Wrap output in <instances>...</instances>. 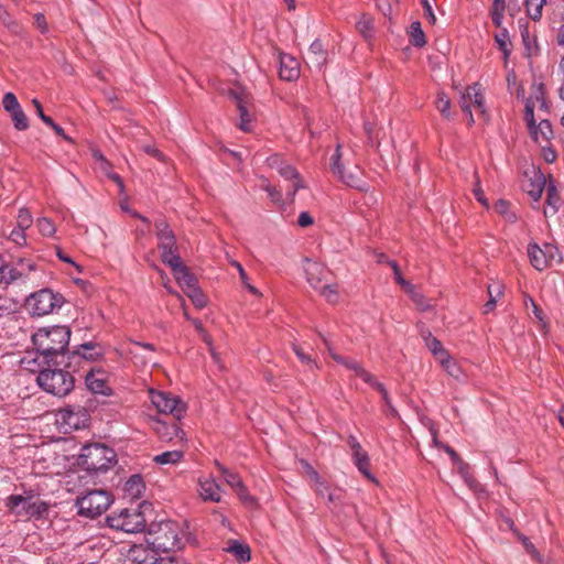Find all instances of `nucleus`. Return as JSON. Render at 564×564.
<instances>
[{"instance_id": "f257e3e1", "label": "nucleus", "mask_w": 564, "mask_h": 564, "mask_svg": "<svg viewBox=\"0 0 564 564\" xmlns=\"http://www.w3.org/2000/svg\"><path fill=\"white\" fill-rule=\"evenodd\" d=\"M69 339L70 329L67 326L40 328L32 336L33 346L39 352L34 361L42 359L43 365H63Z\"/></svg>"}, {"instance_id": "f03ea898", "label": "nucleus", "mask_w": 564, "mask_h": 564, "mask_svg": "<svg viewBox=\"0 0 564 564\" xmlns=\"http://www.w3.org/2000/svg\"><path fill=\"white\" fill-rule=\"evenodd\" d=\"M183 536V530L177 522L162 521L151 525L147 543L156 552L169 553L182 547Z\"/></svg>"}, {"instance_id": "7ed1b4c3", "label": "nucleus", "mask_w": 564, "mask_h": 564, "mask_svg": "<svg viewBox=\"0 0 564 564\" xmlns=\"http://www.w3.org/2000/svg\"><path fill=\"white\" fill-rule=\"evenodd\" d=\"M306 281L328 303L336 304L339 301L338 285L333 281V273L322 263L304 260Z\"/></svg>"}, {"instance_id": "20e7f679", "label": "nucleus", "mask_w": 564, "mask_h": 564, "mask_svg": "<svg viewBox=\"0 0 564 564\" xmlns=\"http://www.w3.org/2000/svg\"><path fill=\"white\" fill-rule=\"evenodd\" d=\"M37 375L39 386L47 393L63 398L74 389V377L67 370L56 368L58 365H45Z\"/></svg>"}, {"instance_id": "39448f33", "label": "nucleus", "mask_w": 564, "mask_h": 564, "mask_svg": "<svg viewBox=\"0 0 564 564\" xmlns=\"http://www.w3.org/2000/svg\"><path fill=\"white\" fill-rule=\"evenodd\" d=\"M116 453L102 444H89L82 448L80 465L90 471H106L116 464Z\"/></svg>"}, {"instance_id": "423d86ee", "label": "nucleus", "mask_w": 564, "mask_h": 564, "mask_svg": "<svg viewBox=\"0 0 564 564\" xmlns=\"http://www.w3.org/2000/svg\"><path fill=\"white\" fill-rule=\"evenodd\" d=\"M111 505V496L104 489H95L76 499L78 514L96 518L106 512Z\"/></svg>"}, {"instance_id": "0eeeda50", "label": "nucleus", "mask_w": 564, "mask_h": 564, "mask_svg": "<svg viewBox=\"0 0 564 564\" xmlns=\"http://www.w3.org/2000/svg\"><path fill=\"white\" fill-rule=\"evenodd\" d=\"M7 508L10 512L14 513L18 517H42L47 512V505L40 500L33 499V497L21 496V495H12L7 498L6 501Z\"/></svg>"}, {"instance_id": "6e6552de", "label": "nucleus", "mask_w": 564, "mask_h": 564, "mask_svg": "<svg viewBox=\"0 0 564 564\" xmlns=\"http://www.w3.org/2000/svg\"><path fill=\"white\" fill-rule=\"evenodd\" d=\"M109 525L127 533H138L145 528V518L138 508L122 509L108 518Z\"/></svg>"}, {"instance_id": "1a4fd4ad", "label": "nucleus", "mask_w": 564, "mask_h": 564, "mask_svg": "<svg viewBox=\"0 0 564 564\" xmlns=\"http://www.w3.org/2000/svg\"><path fill=\"white\" fill-rule=\"evenodd\" d=\"M150 399L159 413L169 414L175 421H181L186 413V404L177 395L170 392L151 390Z\"/></svg>"}, {"instance_id": "9d476101", "label": "nucleus", "mask_w": 564, "mask_h": 564, "mask_svg": "<svg viewBox=\"0 0 564 564\" xmlns=\"http://www.w3.org/2000/svg\"><path fill=\"white\" fill-rule=\"evenodd\" d=\"M62 297L48 289L40 290L31 294L26 300V308L33 316L51 314L55 308L61 307Z\"/></svg>"}, {"instance_id": "9b49d317", "label": "nucleus", "mask_w": 564, "mask_h": 564, "mask_svg": "<svg viewBox=\"0 0 564 564\" xmlns=\"http://www.w3.org/2000/svg\"><path fill=\"white\" fill-rule=\"evenodd\" d=\"M528 256L531 264L539 271H543L553 263H558L562 260L557 247L551 243H544L543 247L538 245L528 246Z\"/></svg>"}, {"instance_id": "f8f14e48", "label": "nucleus", "mask_w": 564, "mask_h": 564, "mask_svg": "<svg viewBox=\"0 0 564 564\" xmlns=\"http://www.w3.org/2000/svg\"><path fill=\"white\" fill-rule=\"evenodd\" d=\"M180 421L169 422L165 420L150 417L151 427L162 442H173L175 445L184 442L185 433L180 427Z\"/></svg>"}, {"instance_id": "ddd939ff", "label": "nucleus", "mask_w": 564, "mask_h": 564, "mask_svg": "<svg viewBox=\"0 0 564 564\" xmlns=\"http://www.w3.org/2000/svg\"><path fill=\"white\" fill-rule=\"evenodd\" d=\"M88 412L80 405L66 406L57 413V422L68 430H79L88 421Z\"/></svg>"}, {"instance_id": "4468645a", "label": "nucleus", "mask_w": 564, "mask_h": 564, "mask_svg": "<svg viewBox=\"0 0 564 564\" xmlns=\"http://www.w3.org/2000/svg\"><path fill=\"white\" fill-rule=\"evenodd\" d=\"M216 466L220 471L224 481L236 491L240 501L249 508H254L257 506V500L248 492L241 478L219 463H216Z\"/></svg>"}, {"instance_id": "2eb2a0df", "label": "nucleus", "mask_w": 564, "mask_h": 564, "mask_svg": "<svg viewBox=\"0 0 564 564\" xmlns=\"http://www.w3.org/2000/svg\"><path fill=\"white\" fill-rule=\"evenodd\" d=\"M343 154L340 145L338 144L336 151L330 158V170L335 176H337L346 185L357 188L359 191L365 189V183L355 174L347 173L341 163Z\"/></svg>"}, {"instance_id": "dca6fc26", "label": "nucleus", "mask_w": 564, "mask_h": 564, "mask_svg": "<svg viewBox=\"0 0 564 564\" xmlns=\"http://www.w3.org/2000/svg\"><path fill=\"white\" fill-rule=\"evenodd\" d=\"M101 356V352L97 350V345L93 343H86L80 345V347L74 351H72L67 356V362L64 361V366L66 368H75L80 365L82 361H93Z\"/></svg>"}, {"instance_id": "f3484780", "label": "nucleus", "mask_w": 564, "mask_h": 564, "mask_svg": "<svg viewBox=\"0 0 564 564\" xmlns=\"http://www.w3.org/2000/svg\"><path fill=\"white\" fill-rule=\"evenodd\" d=\"M524 176L525 178L522 183L523 189L534 202H538L546 186L544 174L540 170L533 169L531 172H527Z\"/></svg>"}, {"instance_id": "a211bd4d", "label": "nucleus", "mask_w": 564, "mask_h": 564, "mask_svg": "<svg viewBox=\"0 0 564 564\" xmlns=\"http://www.w3.org/2000/svg\"><path fill=\"white\" fill-rule=\"evenodd\" d=\"M85 382L93 393H99L104 395L111 394V388L108 383V373L102 369L91 368L85 377Z\"/></svg>"}, {"instance_id": "6ab92c4d", "label": "nucleus", "mask_w": 564, "mask_h": 564, "mask_svg": "<svg viewBox=\"0 0 564 564\" xmlns=\"http://www.w3.org/2000/svg\"><path fill=\"white\" fill-rule=\"evenodd\" d=\"M35 270V265L30 260L20 258L17 260L14 267L8 265L6 270L4 285H9L13 282L22 281L25 282L29 279V273Z\"/></svg>"}, {"instance_id": "aec40b11", "label": "nucleus", "mask_w": 564, "mask_h": 564, "mask_svg": "<svg viewBox=\"0 0 564 564\" xmlns=\"http://www.w3.org/2000/svg\"><path fill=\"white\" fill-rule=\"evenodd\" d=\"M230 97L237 105L240 117L239 128L245 132H250L253 115L251 112V105L249 104L248 96L241 95L236 90H231Z\"/></svg>"}, {"instance_id": "412c9836", "label": "nucleus", "mask_w": 564, "mask_h": 564, "mask_svg": "<svg viewBox=\"0 0 564 564\" xmlns=\"http://www.w3.org/2000/svg\"><path fill=\"white\" fill-rule=\"evenodd\" d=\"M198 495L204 501L220 502L221 487L216 482L215 478L199 477L197 480Z\"/></svg>"}, {"instance_id": "4be33fe9", "label": "nucleus", "mask_w": 564, "mask_h": 564, "mask_svg": "<svg viewBox=\"0 0 564 564\" xmlns=\"http://www.w3.org/2000/svg\"><path fill=\"white\" fill-rule=\"evenodd\" d=\"M155 231L159 240V249L164 250H176V239L171 230L170 226L164 220L155 221Z\"/></svg>"}, {"instance_id": "5701e85b", "label": "nucleus", "mask_w": 564, "mask_h": 564, "mask_svg": "<svg viewBox=\"0 0 564 564\" xmlns=\"http://www.w3.org/2000/svg\"><path fill=\"white\" fill-rule=\"evenodd\" d=\"M279 75L284 80L291 82L296 79L300 76L299 62L291 55L281 54Z\"/></svg>"}, {"instance_id": "b1692460", "label": "nucleus", "mask_w": 564, "mask_h": 564, "mask_svg": "<svg viewBox=\"0 0 564 564\" xmlns=\"http://www.w3.org/2000/svg\"><path fill=\"white\" fill-rule=\"evenodd\" d=\"M327 62V52L319 40H315L308 47L306 63L321 69Z\"/></svg>"}, {"instance_id": "393cba45", "label": "nucleus", "mask_w": 564, "mask_h": 564, "mask_svg": "<svg viewBox=\"0 0 564 564\" xmlns=\"http://www.w3.org/2000/svg\"><path fill=\"white\" fill-rule=\"evenodd\" d=\"M156 551L148 550L143 545H133L128 552V558L133 564H155Z\"/></svg>"}, {"instance_id": "a878e982", "label": "nucleus", "mask_w": 564, "mask_h": 564, "mask_svg": "<svg viewBox=\"0 0 564 564\" xmlns=\"http://www.w3.org/2000/svg\"><path fill=\"white\" fill-rule=\"evenodd\" d=\"M323 340L334 360L344 364L347 368L355 371L356 375L358 377H360L365 382H367V383L372 382L373 376L370 372H368L367 370H365L359 362H357L355 360H346L343 357H340L339 355L333 352L327 339L323 338Z\"/></svg>"}, {"instance_id": "bb28decb", "label": "nucleus", "mask_w": 564, "mask_h": 564, "mask_svg": "<svg viewBox=\"0 0 564 564\" xmlns=\"http://www.w3.org/2000/svg\"><path fill=\"white\" fill-rule=\"evenodd\" d=\"M279 174L283 178L292 182L290 188L286 192V195L291 199H293L295 194H296V192L300 188L304 187V184H303L302 180L300 178V175H299L297 171L293 166H291V165L285 163V165L283 167H281Z\"/></svg>"}, {"instance_id": "cd10ccee", "label": "nucleus", "mask_w": 564, "mask_h": 564, "mask_svg": "<svg viewBox=\"0 0 564 564\" xmlns=\"http://www.w3.org/2000/svg\"><path fill=\"white\" fill-rule=\"evenodd\" d=\"M352 462L357 469L369 480L376 481L375 476L369 470L370 458L368 453L360 447V449H355L351 452Z\"/></svg>"}, {"instance_id": "c85d7f7f", "label": "nucleus", "mask_w": 564, "mask_h": 564, "mask_svg": "<svg viewBox=\"0 0 564 564\" xmlns=\"http://www.w3.org/2000/svg\"><path fill=\"white\" fill-rule=\"evenodd\" d=\"M144 490V481L140 475H132L123 486L124 497L134 500L141 497Z\"/></svg>"}, {"instance_id": "c756f323", "label": "nucleus", "mask_w": 564, "mask_h": 564, "mask_svg": "<svg viewBox=\"0 0 564 564\" xmlns=\"http://www.w3.org/2000/svg\"><path fill=\"white\" fill-rule=\"evenodd\" d=\"M173 274L185 294L197 288L195 276L189 273L185 265H182L173 271Z\"/></svg>"}, {"instance_id": "7c9ffc66", "label": "nucleus", "mask_w": 564, "mask_h": 564, "mask_svg": "<svg viewBox=\"0 0 564 564\" xmlns=\"http://www.w3.org/2000/svg\"><path fill=\"white\" fill-rule=\"evenodd\" d=\"M523 304L528 314L530 315L531 312L533 316L536 318V321L540 323L541 330L546 333L549 323L546 321L543 310L529 295H524Z\"/></svg>"}, {"instance_id": "2f4dec72", "label": "nucleus", "mask_w": 564, "mask_h": 564, "mask_svg": "<svg viewBox=\"0 0 564 564\" xmlns=\"http://www.w3.org/2000/svg\"><path fill=\"white\" fill-rule=\"evenodd\" d=\"M468 100L470 101V107L474 106L476 110H478L481 115H485V97L481 91V87L479 84H474L467 88Z\"/></svg>"}, {"instance_id": "473e14b6", "label": "nucleus", "mask_w": 564, "mask_h": 564, "mask_svg": "<svg viewBox=\"0 0 564 564\" xmlns=\"http://www.w3.org/2000/svg\"><path fill=\"white\" fill-rule=\"evenodd\" d=\"M226 550L241 563H246L251 558L250 547L237 540L229 541Z\"/></svg>"}, {"instance_id": "72a5a7b5", "label": "nucleus", "mask_w": 564, "mask_h": 564, "mask_svg": "<svg viewBox=\"0 0 564 564\" xmlns=\"http://www.w3.org/2000/svg\"><path fill=\"white\" fill-rule=\"evenodd\" d=\"M422 337L425 341L426 347L431 350L434 357L438 360L440 358H445L447 351L443 348L441 341L432 336L429 330L422 332Z\"/></svg>"}, {"instance_id": "f704fd0d", "label": "nucleus", "mask_w": 564, "mask_h": 564, "mask_svg": "<svg viewBox=\"0 0 564 564\" xmlns=\"http://www.w3.org/2000/svg\"><path fill=\"white\" fill-rule=\"evenodd\" d=\"M184 456L183 448L167 451L162 454L155 455L153 462L158 465H174L178 463Z\"/></svg>"}, {"instance_id": "c9c22d12", "label": "nucleus", "mask_w": 564, "mask_h": 564, "mask_svg": "<svg viewBox=\"0 0 564 564\" xmlns=\"http://www.w3.org/2000/svg\"><path fill=\"white\" fill-rule=\"evenodd\" d=\"M408 34L413 46L422 47L426 44V37L419 21L411 23Z\"/></svg>"}, {"instance_id": "e433bc0d", "label": "nucleus", "mask_w": 564, "mask_h": 564, "mask_svg": "<svg viewBox=\"0 0 564 564\" xmlns=\"http://www.w3.org/2000/svg\"><path fill=\"white\" fill-rule=\"evenodd\" d=\"M487 291L489 300L484 306L485 314H488L495 310L498 299L501 297L503 294V286L500 283H496L489 285Z\"/></svg>"}, {"instance_id": "4c0bfd02", "label": "nucleus", "mask_w": 564, "mask_h": 564, "mask_svg": "<svg viewBox=\"0 0 564 564\" xmlns=\"http://www.w3.org/2000/svg\"><path fill=\"white\" fill-rule=\"evenodd\" d=\"M545 187H546V205H547V207L544 209V214L547 215L549 210L551 212V214H555L558 208L560 200H561L560 194H558L556 187L552 183L547 184Z\"/></svg>"}, {"instance_id": "58836bf2", "label": "nucleus", "mask_w": 564, "mask_h": 564, "mask_svg": "<svg viewBox=\"0 0 564 564\" xmlns=\"http://www.w3.org/2000/svg\"><path fill=\"white\" fill-rule=\"evenodd\" d=\"M534 108H535V102L533 101L532 97H529L525 102V108H524V120H525L531 133L534 135V139L538 141L539 140L538 131L534 130V124H535Z\"/></svg>"}, {"instance_id": "ea45409f", "label": "nucleus", "mask_w": 564, "mask_h": 564, "mask_svg": "<svg viewBox=\"0 0 564 564\" xmlns=\"http://www.w3.org/2000/svg\"><path fill=\"white\" fill-rule=\"evenodd\" d=\"M356 28L358 32L362 35V37L370 43L372 37L373 30V20L372 18L364 14L360 20L357 22Z\"/></svg>"}, {"instance_id": "a19ab883", "label": "nucleus", "mask_w": 564, "mask_h": 564, "mask_svg": "<svg viewBox=\"0 0 564 564\" xmlns=\"http://www.w3.org/2000/svg\"><path fill=\"white\" fill-rule=\"evenodd\" d=\"M161 260L163 263L167 264L172 271H175L180 267L184 265L182 263L181 257L177 254V249L161 251Z\"/></svg>"}, {"instance_id": "79ce46f5", "label": "nucleus", "mask_w": 564, "mask_h": 564, "mask_svg": "<svg viewBox=\"0 0 564 564\" xmlns=\"http://www.w3.org/2000/svg\"><path fill=\"white\" fill-rule=\"evenodd\" d=\"M435 107L444 118H451V99L445 93L441 91L437 94Z\"/></svg>"}, {"instance_id": "37998d69", "label": "nucleus", "mask_w": 564, "mask_h": 564, "mask_svg": "<svg viewBox=\"0 0 564 564\" xmlns=\"http://www.w3.org/2000/svg\"><path fill=\"white\" fill-rule=\"evenodd\" d=\"M496 43L498 47L505 53L507 56L510 53V36L507 29L501 28V30L495 35Z\"/></svg>"}, {"instance_id": "c03bdc74", "label": "nucleus", "mask_w": 564, "mask_h": 564, "mask_svg": "<svg viewBox=\"0 0 564 564\" xmlns=\"http://www.w3.org/2000/svg\"><path fill=\"white\" fill-rule=\"evenodd\" d=\"M442 367L445 369V371L454 377L459 378L460 375V368L456 365V362L449 357L448 352L445 355V358H440L437 360Z\"/></svg>"}, {"instance_id": "a18cd8bd", "label": "nucleus", "mask_w": 564, "mask_h": 564, "mask_svg": "<svg viewBox=\"0 0 564 564\" xmlns=\"http://www.w3.org/2000/svg\"><path fill=\"white\" fill-rule=\"evenodd\" d=\"M36 227L41 235L45 237H51L55 234L56 228L53 221L50 218L42 217L36 221Z\"/></svg>"}, {"instance_id": "49530a36", "label": "nucleus", "mask_w": 564, "mask_h": 564, "mask_svg": "<svg viewBox=\"0 0 564 564\" xmlns=\"http://www.w3.org/2000/svg\"><path fill=\"white\" fill-rule=\"evenodd\" d=\"M10 116L18 130H25L29 127L28 118L21 107L10 112Z\"/></svg>"}, {"instance_id": "de8ad7c7", "label": "nucleus", "mask_w": 564, "mask_h": 564, "mask_svg": "<svg viewBox=\"0 0 564 564\" xmlns=\"http://www.w3.org/2000/svg\"><path fill=\"white\" fill-rule=\"evenodd\" d=\"M33 224V218L29 209L21 208L18 214L17 218V227L26 230L29 229Z\"/></svg>"}, {"instance_id": "09e8293b", "label": "nucleus", "mask_w": 564, "mask_h": 564, "mask_svg": "<svg viewBox=\"0 0 564 564\" xmlns=\"http://www.w3.org/2000/svg\"><path fill=\"white\" fill-rule=\"evenodd\" d=\"M506 10V2H494L491 10V19L497 28H501L503 13Z\"/></svg>"}, {"instance_id": "8fccbe9b", "label": "nucleus", "mask_w": 564, "mask_h": 564, "mask_svg": "<svg viewBox=\"0 0 564 564\" xmlns=\"http://www.w3.org/2000/svg\"><path fill=\"white\" fill-rule=\"evenodd\" d=\"M387 263L391 267V269L393 270V273H394V279L397 281L398 284H400L406 292H412V285L406 282L402 275H401V271H400V268L399 265L394 262V261H388L387 260Z\"/></svg>"}, {"instance_id": "3c124183", "label": "nucleus", "mask_w": 564, "mask_h": 564, "mask_svg": "<svg viewBox=\"0 0 564 564\" xmlns=\"http://www.w3.org/2000/svg\"><path fill=\"white\" fill-rule=\"evenodd\" d=\"M262 189H264L272 202L281 203L282 202V193L276 187L272 186L265 178L262 180L261 183Z\"/></svg>"}, {"instance_id": "603ef678", "label": "nucleus", "mask_w": 564, "mask_h": 564, "mask_svg": "<svg viewBox=\"0 0 564 564\" xmlns=\"http://www.w3.org/2000/svg\"><path fill=\"white\" fill-rule=\"evenodd\" d=\"M529 17L536 21L542 17L543 4L545 2H524Z\"/></svg>"}, {"instance_id": "864d4df0", "label": "nucleus", "mask_w": 564, "mask_h": 564, "mask_svg": "<svg viewBox=\"0 0 564 564\" xmlns=\"http://www.w3.org/2000/svg\"><path fill=\"white\" fill-rule=\"evenodd\" d=\"M186 295L192 300L193 304L197 308H203L206 306V297L198 288H195L194 290L189 291L188 293H186Z\"/></svg>"}, {"instance_id": "5fc2aeb1", "label": "nucleus", "mask_w": 564, "mask_h": 564, "mask_svg": "<svg viewBox=\"0 0 564 564\" xmlns=\"http://www.w3.org/2000/svg\"><path fill=\"white\" fill-rule=\"evenodd\" d=\"M2 106L9 113L21 107L13 93H7L3 96Z\"/></svg>"}, {"instance_id": "6e6d98bb", "label": "nucleus", "mask_w": 564, "mask_h": 564, "mask_svg": "<svg viewBox=\"0 0 564 564\" xmlns=\"http://www.w3.org/2000/svg\"><path fill=\"white\" fill-rule=\"evenodd\" d=\"M9 239L14 242L19 247H23L26 245V237H25V230L17 227L14 228L10 235Z\"/></svg>"}, {"instance_id": "4d7b16f0", "label": "nucleus", "mask_w": 564, "mask_h": 564, "mask_svg": "<svg viewBox=\"0 0 564 564\" xmlns=\"http://www.w3.org/2000/svg\"><path fill=\"white\" fill-rule=\"evenodd\" d=\"M525 551L531 555V557L541 563L542 562V557L540 555V553L538 552V550L535 549V546L529 541V539L527 536H521L520 538Z\"/></svg>"}, {"instance_id": "13d9d810", "label": "nucleus", "mask_w": 564, "mask_h": 564, "mask_svg": "<svg viewBox=\"0 0 564 564\" xmlns=\"http://www.w3.org/2000/svg\"><path fill=\"white\" fill-rule=\"evenodd\" d=\"M459 106H460V109L465 113H467L468 123L473 124L475 120H474L471 108H470V101L468 100L467 90L462 95L460 100H459Z\"/></svg>"}, {"instance_id": "bf43d9fd", "label": "nucleus", "mask_w": 564, "mask_h": 564, "mask_svg": "<svg viewBox=\"0 0 564 564\" xmlns=\"http://www.w3.org/2000/svg\"><path fill=\"white\" fill-rule=\"evenodd\" d=\"M411 296L415 305L420 311H429L432 306L431 304L424 299V296L420 293L414 292L412 289Z\"/></svg>"}, {"instance_id": "052dcab7", "label": "nucleus", "mask_w": 564, "mask_h": 564, "mask_svg": "<svg viewBox=\"0 0 564 564\" xmlns=\"http://www.w3.org/2000/svg\"><path fill=\"white\" fill-rule=\"evenodd\" d=\"M312 487L314 488L315 492L321 496L325 497L326 494L329 491V486L322 477H318L317 481H312Z\"/></svg>"}, {"instance_id": "680f3d73", "label": "nucleus", "mask_w": 564, "mask_h": 564, "mask_svg": "<svg viewBox=\"0 0 564 564\" xmlns=\"http://www.w3.org/2000/svg\"><path fill=\"white\" fill-rule=\"evenodd\" d=\"M495 210L498 214L506 216L509 220H512L514 218V215L509 213V203L506 200H498L495 204Z\"/></svg>"}, {"instance_id": "e2e57ef3", "label": "nucleus", "mask_w": 564, "mask_h": 564, "mask_svg": "<svg viewBox=\"0 0 564 564\" xmlns=\"http://www.w3.org/2000/svg\"><path fill=\"white\" fill-rule=\"evenodd\" d=\"M530 97L533 98L535 106L539 104L540 107H544L545 101H544L543 85L540 84L536 87H533V91Z\"/></svg>"}, {"instance_id": "0e129e2a", "label": "nucleus", "mask_w": 564, "mask_h": 564, "mask_svg": "<svg viewBox=\"0 0 564 564\" xmlns=\"http://www.w3.org/2000/svg\"><path fill=\"white\" fill-rule=\"evenodd\" d=\"M13 312V303L8 297L0 296V317Z\"/></svg>"}, {"instance_id": "69168bd1", "label": "nucleus", "mask_w": 564, "mask_h": 564, "mask_svg": "<svg viewBox=\"0 0 564 564\" xmlns=\"http://www.w3.org/2000/svg\"><path fill=\"white\" fill-rule=\"evenodd\" d=\"M267 163L271 169L276 170L278 173L280 172L281 167H283L285 165V162H283L281 156L278 154H274V155H271L270 158H268Z\"/></svg>"}, {"instance_id": "338daca9", "label": "nucleus", "mask_w": 564, "mask_h": 564, "mask_svg": "<svg viewBox=\"0 0 564 564\" xmlns=\"http://www.w3.org/2000/svg\"><path fill=\"white\" fill-rule=\"evenodd\" d=\"M534 130L540 132L544 139H549V135L552 134L551 124L547 120H542L538 128L534 127Z\"/></svg>"}, {"instance_id": "774afa93", "label": "nucleus", "mask_w": 564, "mask_h": 564, "mask_svg": "<svg viewBox=\"0 0 564 564\" xmlns=\"http://www.w3.org/2000/svg\"><path fill=\"white\" fill-rule=\"evenodd\" d=\"M33 105L36 109V113L39 115V117L41 118V120L45 123V124H53V119L48 116H46L43 111V108H42V105L40 104L39 100L34 99L33 101Z\"/></svg>"}]
</instances>
